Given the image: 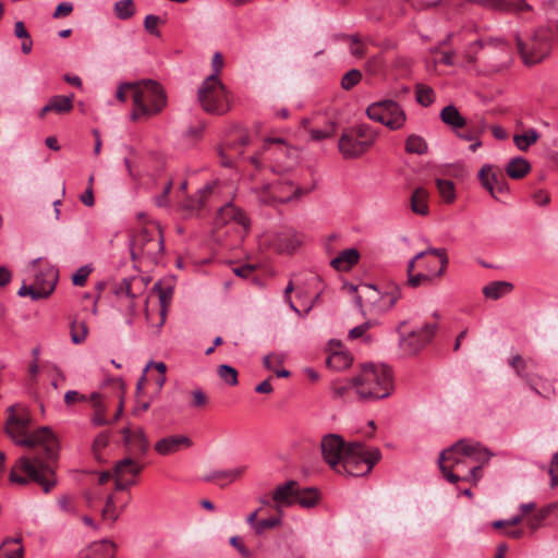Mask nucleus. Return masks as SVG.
I'll use <instances>...</instances> for the list:
<instances>
[{
	"instance_id": "1",
	"label": "nucleus",
	"mask_w": 558,
	"mask_h": 558,
	"mask_svg": "<svg viewBox=\"0 0 558 558\" xmlns=\"http://www.w3.org/2000/svg\"><path fill=\"white\" fill-rule=\"evenodd\" d=\"M7 434L19 446L37 448L34 457H21L16 462V469L27 475L21 476L13 469L10 481L25 485L29 480L38 483L48 493L56 485L53 462L59 457V441L49 427H41L34 433H28L32 415L28 409L15 403L7 409Z\"/></svg>"
},
{
	"instance_id": "2",
	"label": "nucleus",
	"mask_w": 558,
	"mask_h": 558,
	"mask_svg": "<svg viewBox=\"0 0 558 558\" xmlns=\"http://www.w3.org/2000/svg\"><path fill=\"white\" fill-rule=\"evenodd\" d=\"M352 385L361 400L387 398L392 389L391 369L381 364H365L361 373L352 378Z\"/></svg>"
},
{
	"instance_id": "3",
	"label": "nucleus",
	"mask_w": 558,
	"mask_h": 558,
	"mask_svg": "<svg viewBox=\"0 0 558 558\" xmlns=\"http://www.w3.org/2000/svg\"><path fill=\"white\" fill-rule=\"evenodd\" d=\"M257 168L268 167L274 173L284 174L298 165V150L282 138H267L260 153L251 157Z\"/></svg>"
},
{
	"instance_id": "4",
	"label": "nucleus",
	"mask_w": 558,
	"mask_h": 558,
	"mask_svg": "<svg viewBox=\"0 0 558 558\" xmlns=\"http://www.w3.org/2000/svg\"><path fill=\"white\" fill-rule=\"evenodd\" d=\"M444 476L450 483L459 481L477 483L482 478L481 464L471 465L463 449V440L441 452L438 460Z\"/></svg>"
},
{
	"instance_id": "5",
	"label": "nucleus",
	"mask_w": 558,
	"mask_h": 558,
	"mask_svg": "<svg viewBox=\"0 0 558 558\" xmlns=\"http://www.w3.org/2000/svg\"><path fill=\"white\" fill-rule=\"evenodd\" d=\"M400 298V288L395 284L379 291L372 284L363 283L354 302L364 317L367 315L378 316L390 311Z\"/></svg>"
},
{
	"instance_id": "6",
	"label": "nucleus",
	"mask_w": 558,
	"mask_h": 558,
	"mask_svg": "<svg viewBox=\"0 0 558 558\" xmlns=\"http://www.w3.org/2000/svg\"><path fill=\"white\" fill-rule=\"evenodd\" d=\"M167 104L166 93L162 86L154 80H143L135 82L133 93V120L142 117H153L158 114Z\"/></svg>"
},
{
	"instance_id": "7",
	"label": "nucleus",
	"mask_w": 558,
	"mask_h": 558,
	"mask_svg": "<svg viewBox=\"0 0 558 558\" xmlns=\"http://www.w3.org/2000/svg\"><path fill=\"white\" fill-rule=\"evenodd\" d=\"M381 459L378 448H367L361 441L348 442L347 453L341 461L339 474L348 476H363L368 474L374 465Z\"/></svg>"
},
{
	"instance_id": "8",
	"label": "nucleus",
	"mask_w": 558,
	"mask_h": 558,
	"mask_svg": "<svg viewBox=\"0 0 558 558\" xmlns=\"http://www.w3.org/2000/svg\"><path fill=\"white\" fill-rule=\"evenodd\" d=\"M378 132L368 124H359L343 130L338 148L345 159L359 158L375 144Z\"/></svg>"
},
{
	"instance_id": "9",
	"label": "nucleus",
	"mask_w": 558,
	"mask_h": 558,
	"mask_svg": "<svg viewBox=\"0 0 558 558\" xmlns=\"http://www.w3.org/2000/svg\"><path fill=\"white\" fill-rule=\"evenodd\" d=\"M197 99L208 113L223 114L230 109L228 92L217 74H210L204 80Z\"/></svg>"
},
{
	"instance_id": "10",
	"label": "nucleus",
	"mask_w": 558,
	"mask_h": 558,
	"mask_svg": "<svg viewBox=\"0 0 558 558\" xmlns=\"http://www.w3.org/2000/svg\"><path fill=\"white\" fill-rule=\"evenodd\" d=\"M517 46L527 65H534L542 62L550 52L549 36L546 31L537 29L526 40L517 36Z\"/></svg>"
},
{
	"instance_id": "11",
	"label": "nucleus",
	"mask_w": 558,
	"mask_h": 558,
	"mask_svg": "<svg viewBox=\"0 0 558 558\" xmlns=\"http://www.w3.org/2000/svg\"><path fill=\"white\" fill-rule=\"evenodd\" d=\"M367 117L379 122L392 131L404 126L407 116L401 106L393 100H383L369 105L366 109Z\"/></svg>"
},
{
	"instance_id": "12",
	"label": "nucleus",
	"mask_w": 558,
	"mask_h": 558,
	"mask_svg": "<svg viewBox=\"0 0 558 558\" xmlns=\"http://www.w3.org/2000/svg\"><path fill=\"white\" fill-rule=\"evenodd\" d=\"M58 270L53 267H47L35 274V281L33 284H23L17 294L20 296L29 295L33 300L45 299L49 296L57 284Z\"/></svg>"
},
{
	"instance_id": "13",
	"label": "nucleus",
	"mask_w": 558,
	"mask_h": 558,
	"mask_svg": "<svg viewBox=\"0 0 558 558\" xmlns=\"http://www.w3.org/2000/svg\"><path fill=\"white\" fill-rule=\"evenodd\" d=\"M347 446L348 444L338 434H328L323 437L320 442L323 459L331 470L341 471V461L347 453Z\"/></svg>"
},
{
	"instance_id": "14",
	"label": "nucleus",
	"mask_w": 558,
	"mask_h": 558,
	"mask_svg": "<svg viewBox=\"0 0 558 558\" xmlns=\"http://www.w3.org/2000/svg\"><path fill=\"white\" fill-rule=\"evenodd\" d=\"M506 43L502 39L489 38L486 40H476L469 45L464 52V59L468 64L473 65L480 60L489 61L493 50H506Z\"/></svg>"
},
{
	"instance_id": "15",
	"label": "nucleus",
	"mask_w": 558,
	"mask_h": 558,
	"mask_svg": "<svg viewBox=\"0 0 558 558\" xmlns=\"http://www.w3.org/2000/svg\"><path fill=\"white\" fill-rule=\"evenodd\" d=\"M436 324H425L420 330L410 332L400 339V347L407 354H415L434 337Z\"/></svg>"
},
{
	"instance_id": "16",
	"label": "nucleus",
	"mask_w": 558,
	"mask_h": 558,
	"mask_svg": "<svg viewBox=\"0 0 558 558\" xmlns=\"http://www.w3.org/2000/svg\"><path fill=\"white\" fill-rule=\"evenodd\" d=\"M270 195L275 203H289L299 199L308 193V190L295 186L290 180H282L272 183L270 186Z\"/></svg>"
},
{
	"instance_id": "17",
	"label": "nucleus",
	"mask_w": 558,
	"mask_h": 558,
	"mask_svg": "<svg viewBox=\"0 0 558 558\" xmlns=\"http://www.w3.org/2000/svg\"><path fill=\"white\" fill-rule=\"evenodd\" d=\"M299 483L296 481H288L282 485H278L272 492L274 508L282 515L283 507H291L295 504L296 490Z\"/></svg>"
},
{
	"instance_id": "18",
	"label": "nucleus",
	"mask_w": 558,
	"mask_h": 558,
	"mask_svg": "<svg viewBox=\"0 0 558 558\" xmlns=\"http://www.w3.org/2000/svg\"><path fill=\"white\" fill-rule=\"evenodd\" d=\"M270 244L279 253H291L302 244V236L293 229H284L272 236Z\"/></svg>"
},
{
	"instance_id": "19",
	"label": "nucleus",
	"mask_w": 558,
	"mask_h": 558,
	"mask_svg": "<svg viewBox=\"0 0 558 558\" xmlns=\"http://www.w3.org/2000/svg\"><path fill=\"white\" fill-rule=\"evenodd\" d=\"M192 440L184 435H172L161 438L155 444V450L162 456H168L179 451L181 448H190Z\"/></svg>"
},
{
	"instance_id": "20",
	"label": "nucleus",
	"mask_w": 558,
	"mask_h": 558,
	"mask_svg": "<svg viewBox=\"0 0 558 558\" xmlns=\"http://www.w3.org/2000/svg\"><path fill=\"white\" fill-rule=\"evenodd\" d=\"M74 94L68 96L56 95L49 98L47 104L41 108L39 117L44 118L49 112L57 114L69 113L73 109Z\"/></svg>"
},
{
	"instance_id": "21",
	"label": "nucleus",
	"mask_w": 558,
	"mask_h": 558,
	"mask_svg": "<svg viewBox=\"0 0 558 558\" xmlns=\"http://www.w3.org/2000/svg\"><path fill=\"white\" fill-rule=\"evenodd\" d=\"M229 221H235L236 223L243 226L245 229L248 227V219L244 213L236 208L232 203H227L225 206L220 207L215 218L217 226L226 225Z\"/></svg>"
},
{
	"instance_id": "22",
	"label": "nucleus",
	"mask_w": 558,
	"mask_h": 558,
	"mask_svg": "<svg viewBox=\"0 0 558 558\" xmlns=\"http://www.w3.org/2000/svg\"><path fill=\"white\" fill-rule=\"evenodd\" d=\"M234 140H229L225 147H222L219 151L221 157V163L226 167H230L232 165V161L230 158H227L226 154L229 150H234L238 155H242V147L247 145L248 143V136L246 132L242 129H236L233 132Z\"/></svg>"
},
{
	"instance_id": "23",
	"label": "nucleus",
	"mask_w": 558,
	"mask_h": 558,
	"mask_svg": "<svg viewBox=\"0 0 558 558\" xmlns=\"http://www.w3.org/2000/svg\"><path fill=\"white\" fill-rule=\"evenodd\" d=\"M463 449L471 465L481 464V469L483 465L487 464L493 457V453L487 448L480 446L477 442L463 440Z\"/></svg>"
},
{
	"instance_id": "24",
	"label": "nucleus",
	"mask_w": 558,
	"mask_h": 558,
	"mask_svg": "<svg viewBox=\"0 0 558 558\" xmlns=\"http://www.w3.org/2000/svg\"><path fill=\"white\" fill-rule=\"evenodd\" d=\"M246 472V466L241 465L230 470L213 471L204 477L206 482H222L220 485L233 483Z\"/></svg>"
},
{
	"instance_id": "25",
	"label": "nucleus",
	"mask_w": 558,
	"mask_h": 558,
	"mask_svg": "<svg viewBox=\"0 0 558 558\" xmlns=\"http://www.w3.org/2000/svg\"><path fill=\"white\" fill-rule=\"evenodd\" d=\"M360 260V253L356 248H347L340 252L331 262L330 265L339 270L347 271L351 269Z\"/></svg>"
},
{
	"instance_id": "26",
	"label": "nucleus",
	"mask_w": 558,
	"mask_h": 558,
	"mask_svg": "<svg viewBox=\"0 0 558 558\" xmlns=\"http://www.w3.org/2000/svg\"><path fill=\"white\" fill-rule=\"evenodd\" d=\"M124 441L131 447L134 452L141 456L145 454L148 449L149 442L142 428L130 433L128 428L123 429Z\"/></svg>"
},
{
	"instance_id": "27",
	"label": "nucleus",
	"mask_w": 558,
	"mask_h": 558,
	"mask_svg": "<svg viewBox=\"0 0 558 558\" xmlns=\"http://www.w3.org/2000/svg\"><path fill=\"white\" fill-rule=\"evenodd\" d=\"M502 177L501 173H497L493 170V167L489 165H485L481 168L478 173V180L484 189H486L492 197L495 199H499L496 191L495 184L498 183L499 179Z\"/></svg>"
},
{
	"instance_id": "28",
	"label": "nucleus",
	"mask_w": 558,
	"mask_h": 558,
	"mask_svg": "<svg viewBox=\"0 0 558 558\" xmlns=\"http://www.w3.org/2000/svg\"><path fill=\"white\" fill-rule=\"evenodd\" d=\"M320 500V493L317 488L306 487L301 489L300 485L298 486L295 504L300 505L303 508H313Z\"/></svg>"
},
{
	"instance_id": "29",
	"label": "nucleus",
	"mask_w": 558,
	"mask_h": 558,
	"mask_svg": "<svg viewBox=\"0 0 558 558\" xmlns=\"http://www.w3.org/2000/svg\"><path fill=\"white\" fill-rule=\"evenodd\" d=\"M21 538H5L0 545V558H23L24 548Z\"/></svg>"
},
{
	"instance_id": "30",
	"label": "nucleus",
	"mask_w": 558,
	"mask_h": 558,
	"mask_svg": "<svg viewBox=\"0 0 558 558\" xmlns=\"http://www.w3.org/2000/svg\"><path fill=\"white\" fill-rule=\"evenodd\" d=\"M441 121L451 126L452 129H461L466 125V120L462 117L459 110L452 106H446L440 112Z\"/></svg>"
},
{
	"instance_id": "31",
	"label": "nucleus",
	"mask_w": 558,
	"mask_h": 558,
	"mask_svg": "<svg viewBox=\"0 0 558 558\" xmlns=\"http://www.w3.org/2000/svg\"><path fill=\"white\" fill-rule=\"evenodd\" d=\"M428 192L424 187H416L411 196V209L413 213L425 216L428 214Z\"/></svg>"
},
{
	"instance_id": "32",
	"label": "nucleus",
	"mask_w": 558,
	"mask_h": 558,
	"mask_svg": "<svg viewBox=\"0 0 558 558\" xmlns=\"http://www.w3.org/2000/svg\"><path fill=\"white\" fill-rule=\"evenodd\" d=\"M513 289L512 283L507 281H493L483 288V294L492 300H498L510 293Z\"/></svg>"
},
{
	"instance_id": "33",
	"label": "nucleus",
	"mask_w": 558,
	"mask_h": 558,
	"mask_svg": "<svg viewBox=\"0 0 558 558\" xmlns=\"http://www.w3.org/2000/svg\"><path fill=\"white\" fill-rule=\"evenodd\" d=\"M143 466L132 458H124L116 463L114 475H123L125 478L130 475L134 478L142 471Z\"/></svg>"
},
{
	"instance_id": "34",
	"label": "nucleus",
	"mask_w": 558,
	"mask_h": 558,
	"mask_svg": "<svg viewBox=\"0 0 558 558\" xmlns=\"http://www.w3.org/2000/svg\"><path fill=\"white\" fill-rule=\"evenodd\" d=\"M531 167L526 159L517 157L511 159L506 168L507 174L512 179H521L530 171Z\"/></svg>"
},
{
	"instance_id": "35",
	"label": "nucleus",
	"mask_w": 558,
	"mask_h": 558,
	"mask_svg": "<svg viewBox=\"0 0 558 558\" xmlns=\"http://www.w3.org/2000/svg\"><path fill=\"white\" fill-rule=\"evenodd\" d=\"M89 550L92 558H114L116 557V545L113 542L104 539L98 543H94Z\"/></svg>"
},
{
	"instance_id": "36",
	"label": "nucleus",
	"mask_w": 558,
	"mask_h": 558,
	"mask_svg": "<svg viewBox=\"0 0 558 558\" xmlns=\"http://www.w3.org/2000/svg\"><path fill=\"white\" fill-rule=\"evenodd\" d=\"M352 363V357L347 352H333L330 354L327 360L326 364L328 367L336 369V371H342L348 368Z\"/></svg>"
},
{
	"instance_id": "37",
	"label": "nucleus",
	"mask_w": 558,
	"mask_h": 558,
	"mask_svg": "<svg viewBox=\"0 0 558 558\" xmlns=\"http://www.w3.org/2000/svg\"><path fill=\"white\" fill-rule=\"evenodd\" d=\"M404 148L408 154L424 155L428 150V145L422 136L411 134L405 140Z\"/></svg>"
},
{
	"instance_id": "38",
	"label": "nucleus",
	"mask_w": 558,
	"mask_h": 558,
	"mask_svg": "<svg viewBox=\"0 0 558 558\" xmlns=\"http://www.w3.org/2000/svg\"><path fill=\"white\" fill-rule=\"evenodd\" d=\"M90 401L95 408V414L92 418L94 425L102 426L109 423V421L105 416L106 407L102 403L101 396L97 392L90 395Z\"/></svg>"
},
{
	"instance_id": "39",
	"label": "nucleus",
	"mask_w": 558,
	"mask_h": 558,
	"mask_svg": "<svg viewBox=\"0 0 558 558\" xmlns=\"http://www.w3.org/2000/svg\"><path fill=\"white\" fill-rule=\"evenodd\" d=\"M158 239L151 240L146 246H144L138 253L143 256L148 257L151 260H157L163 251V239L161 233H157Z\"/></svg>"
},
{
	"instance_id": "40",
	"label": "nucleus",
	"mask_w": 558,
	"mask_h": 558,
	"mask_svg": "<svg viewBox=\"0 0 558 558\" xmlns=\"http://www.w3.org/2000/svg\"><path fill=\"white\" fill-rule=\"evenodd\" d=\"M157 233H161L158 229H153L151 231L148 229H143L133 241L132 255L135 256L136 252H140L144 246H146L151 240L158 239Z\"/></svg>"
},
{
	"instance_id": "41",
	"label": "nucleus",
	"mask_w": 558,
	"mask_h": 558,
	"mask_svg": "<svg viewBox=\"0 0 558 558\" xmlns=\"http://www.w3.org/2000/svg\"><path fill=\"white\" fill-rule=\"evenodd\" d=\"M538 137L539 134L537 133V131L534 129H530L523 134H515L513 136V142L518 149H520L521 151H526L531 147V145L537 142Z\"/></svg>"
},
{
	"instance_id": "42",
	"label": "nucleus",
	"mask_w": 558,
	"mask_h": 558,
	"mask_svg": "<svg viewBox=\"0 0 558 558\" xmlns=\"http://www.w3.org/2000/svg\"><path fill=\"white\" fill-rule=\"evenodd\" d=\"M211 191L213 187L210 185L201 189L197 192L195 198H191L190 201L186 202V204L184 205L185 209L190 211H196L202 209L205 206L207 198L211 195Z\"/></svg>"
},
{
	"instance_id": "43",
	"label": "nucleus",
	"mask_w": 558,
	"mask_h": 558,
	"mask_svg": "<svg viewBox=\"0 0 558 558\" xmlns=\"http://www.w3.org/2000/svg\"><path fill=\"white\" fill-rule=\"evenodd\" d=\"M71 340L74 344H81L86 340L88 327L85 322L72 320L70 325Z\"/></svg>"
},
{
	"instance_id": "44",
	"label": "nucleus",
	"mask_w": 558,
	"mask_h": 558,
	"mask_svg": "<svg viewBox=\"0 0 558 558\" xmlns=\"http://www.w3.org/2000/svg\"><path fill=\"white\" fill-rule=\"evenodd\" d=\"M114 15L119 20H129L135 14L133 0H120L113 5Z\"/></svg>"
},
{
	"instance_id": "45",
	"label": "nucleus",
	"mask_w": 558,
	"mask_h": 558,
	"mask_svg": "<svg viewBox=\"0 0 558 558\" xmlns=\"http://www.w3.org/2000/svg\"><path fill=\"white\" fill-rule=\"evenodd\" d=\"M436 185L440 196L446 203H452L456 199L454 183L452 181L437 179Z\"/></svg>"
},
{
	"instance_id": "46",
	"label": "nucleus",
	"mask_w": 558,
	"mask_h": 558,
	"mask_svg": "<svg viewBox=\"0 0 558 558\" xmlns=\"http://www.w3.org/2000/svg\"><path fill=\"white\" fill-rule=\"evenodd\" d=\"M510 365L515 371L517 375L526 379L531 389L539 395V391L533 386L529 378V375L526 374V361L521 355L517 354L511 359Z\"/></svg>"
},
{
	"instance_id": "47",
	"label": "nucleus",
	"mask_w": 558,
	"mask_h": 558,
	"mask_svg": "<svg viewBox=\"0 0 558 558\" xmlns=\"http://www.w3.org/2000/svg\"><path fill=\"white\" fill-rule=\"evenodd\" d=\"M281 518H282V515H280V513H278V515H276V517H270V518H267V519H260L258 521V524H256L254 533L256 535L260 536L267 530H271V529L280 526L281 523H282Z\"/></svg>"
},
{
	"instance_id": "48",
	"label": "nucleus",
	"mask_w": 558,
	"mask_h": 558,
	"mask_svg": "<svg viewBox=\"0 0 558 558\" xmlns=\"http://www.w3.org/2000/svg\"><path fill=\"white\" fill-rule=\"evenodd\" d=\"M217 373L219 377L230 386H235L238 384V371L230 365H219Z\"/></svg>"
},
{
	"instance_id": "49",
	"label": "nucleus",
	"mask_w": 558,
	"mask_h": 558,
	"mask_svg": "<svg viewBox=\"0 0 558 558\" xmlns=\"http://www.w3.org/2000/svg\"><path fill=\"white\" fill-rule=\"evenodd\" d=\"M551 509H553V506H547V507L539 509L534 514H532L527 519V522H526L527 526L532 531L537 530L542 525L543 521L549 515V513L551 512Z\"/></svg>"
},
{
	"instance_id": "50",
	"label": "nucleus",
	"mask_w": 558,
	"mask_h": 558,
	"mask_svg": "<svg viewBox=\"0 0 558 558\" xmlns=\"http://www.w3.org/2000/svg\"><path fill=\"white\" fill-rule=\"evenodd\" d=\"M415 92H416V101L420 105L427 107L430 104H433L435 95H434V90L430 87L418 84V85H416Z\"/></svg>"
},
{
	"instance_id": "51",
	"label": "nucleus",
	"mask_w": 558,
	"mask_h": 558,
	"mask_svg": "<svg viewBox=\"0 0 558 558\" xmlns=\"http://www.w3.org/2000/svg\"><path fill=\"white\" fill-rule=\"evenodd\" d=\"M362 80V73L360 70L352 69L347 72L341 78V87L345 90H350Z\"/></svg>"
},
{
	"instance_id": "52",
	"label": "nucleus",
	"mask_w": 558,
	"mask_h": 558,
	"mask_svg": "<svg viewBox=\"0 0 558 558\" xmlns=\"http://www.w3.org/2000/svg\"><path fill=\"white\" fill-rule=\"evenodd\" d=\"M425 252H426V255L427 254H433V255L437 256L440 259V268H439L438 271L435 272L434 276L435 277H441L444 275V272L446 271L448 263H449L446 250L445 248L429 247Z\"/></svg>"
},
{
	"instance_id": "53",
	"label": "nucleus",
	"mask_w": 558,
	"mask_h": 558,
	"mask_svg": "<svg viewBox=\"0 0 558 558\" xmlns=\"http://www.w3.org/2000/svg\"><path fill=\"white\" fill-rule=\"evenodd\" d=\"M122 510L123 508L121 510H117L113 496H108L101 514L105 520L116 521Z\"/></svg>"
},
{
	"instance_id": "54",
	"label": "nucleus",
	"mask_w": 558,
	"mask_h": 558,
	"mask_svg": "<svg viewBox=\"0 0 558 558\" xmlns=\"http://www.w3.org/2000/svg\"><path fill=\"white\" fill-rule=\"evenodd\" d=\"M331 389L335 397L345 398L351 391V389H354L352 385V378L345 381L335 380L332 383Z\"/></svg>"
},
{
	"instance_id": "55",
	"label": "nucleus",
	"mask_w": 558,
	"mask_h": 558,
	"mask_svg": "<svg viewBox=\"0 0 558 558\" xmlns=\"http://www.w3.org/2000/svg\"><path fill=\"white\" fill-rule=\"evenodd\" d=\"M466 128L470 129L472 133L480 137L487 130V123L483 117H475L474 119L466 122Z\"/></svg>"
},
{
	"instance_id": "56",
	"label": "nucleus",
	"mask_w": 558,
	"mask_h": 558,
	"mask_svg": "<svg viewBox=\"0 0 558 558\" xmlns=\"http://www.w3.org/2000/svg\"><path fill=\"white\" fill-rule=\"evenodd\" d=\"M92 272V268L89 266L80 267L76 272L72 276V282L76 287L85 286L89 274Z\"/></svg>"
},
{
	"instance_id": "57",
	"label": "nucleus",
	"mask_w": 558,
	"mask_h": 558,
	"mask_svg": "<svg viewBox=\"0 0 558 558\" xmlns=\"http://www.w3.org/2000/svg\"><path fill=\"white\" fill-rule=\"evenodd\" d=\"M171 294H172V291L170 289L163 290V289L159 288V300L161 303V311H160L161 319H160L159 326H162L165 324L166 312H167L166 307H167L168 302L171 299Z\"/></svg>"
},
{
	"instance_id": "58",
	"label": "nucleus",
	"mask_w": 558,
	"mask_h": 558,
	"mask_svg": "<svg viewBox=\"0 0 558 558\" xmlns=\"http://www.w3.org/2000/svg\"><path fill=\"white\" fill-rule=\"evenodd\" d=\"M374 325L375 323H373L372 320H366L363 324L355 326L349 331V339L354 340L363 337L366 333V331Z\"/></svg>"
},
{
	"instance_id": "59",
	"label": "nucleus",
	"mask_w": 558,
	"mask_h": 558,
	"mask_svg": "<svg viewBox=\"0 0 558 558\" xmlns=\"http://www.w3.org/2000/svg\"><path fill=\"white\" fill-rule=\"evenodd\" d=\"M160 19L157 15L148 14L144 20L145 29L151 35H159V31L157 28Z\"/></svg>"
},
{
	"instance_id": "60",
	"label": "nucleus",
	"mask_w": 558,
	"mask_h": 558,
	"mask_svg": "<svg viewBox=\"0 0 558 558\" xmlns=\"http://www.w3.org/2000/svg\"><path fill=\"white\" fill-rule=\"evenodd\" d=\"M135 90V82L133 83H123V84H120L118 89H117V93H116V96L117 98L121 101V102H124L128 98V93L129 92H132V94L134 93Z\"/></svg>"
},
{
	"instance_id": "61",
	"label": "nucleus",
	"mask_w": 558,
	"mask_h": 558,
	"mask_svg": "<svg viewBox=\"0 0 558 558\" xmlns=\"http://www.w3.org/2000/svg\"><path fill=\"white\" fill-rule=\"evenodd\" d=\"M73 11V4L71 2H61L56 8L52 16L53 19H61L70 15Z\"/></svg>"
},
{
	"instance_id": "62",
	"label": "nucleus",
	"mask_w": 558,
	"mask_h": 558,
	"mask_svg": "<svg viewBox=\"0 0 558 558\" xmlns=\"http://www.w3.org/2000/svg\"><path fill=\"white\" fill-rule=\"evenodd\" d=\"M230 545L233 546L242 557L244 558H250L251 557V551L246 548V546L244 545V543L242 542V539L239 537V536H232L230 538Z\"/></svg>"
},
{
	"instance_id": "63",
	"label": "nucleus",
	"mask_w": 558,
	"mask_h": 558,
	"mask_svg": "<svg viewBox=\"0 0 558 558\" xmlns=\"http://www.w3.org/2000/svg\"><path fill=\"white\" fill-rule=\"evenodd\" d=\"M87 401V398L84 395H81L76 390H70L64 395V402L68 405H72L76 402Z\"/></svg>"
},
{
	"instance_id": "64",
	"label": "nucleus",
	"mask_w": 558,
	"mask_h": 558,
	"mask_svg": "<svg viewBox=\"0 0 558 558\" xmlns=\"http://www.w3.org/2000/svg\"><path fill=\"white\" fill-rule=\"evenodd\" d=\"M192 397H193L192 407H194V408L204 407L208 401L207 396L201 389L193 390Z\"/></svg>"
}]
</instances>
